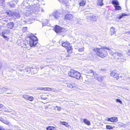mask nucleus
Masks as SVG:
<instances>
[{
  "label": "nucleus",
  "mask_w": 130,
  "mask_h": 130,
  "mask_svg": "<svg viewBox=\"0 0 130 130\" xmlns=\"http://www.w3.org/2000/svg\"><path fill=\"white\" fill-rule=\"evenodd\" d=\"M22 30L24 32H26L27 31V28L26 27H24L22 29Z\"/></svg>",
  "instance_id": "obj_40"
},
{
  "label": "nucleus",
  "mask_w": 130,
  "mask_h": 130,
  "mask_svg": "<svg viewBox=\"0 0 130 130\" xmlns=\"http://www.w3.org/2000/svg\"><path fill=\"white\" fill-rule=\"evenodd\" d=\"M48 108V107H45V108Z\"/></svg>",
  "instance_id": "obj_59"
},
{
  "label": "nucleus",
  "mask_w": 130,
  "mask_h": 130,
  "mask_svg": "<svg viewBox=\"0 0 130 130\" xmlns=\"http://www.w3.org/2000/svg\"><path fill=\"white\" fill-rule=\"evenodd\" d=\"M52 90V89L50 88H47V91H51Z\"/></svg>",
  "instance_id": "obj_47"
},
{
  "label": "nucleus",
  "mask_w": 130,
  "mask_h": 130,
  "mask_svg": "<svg viewBox=\"0 0 130 130\" xmlns=\"http://www.w3.org/2000/svg\"><path fill=\"white\" fill-rule=\"evenodd\" d=\"M105 49L109 50H110V48L109 47H104L102 48H94V50L95 52H98L97 54L98 56L103 58L107 56V52L105 50Z\"/></svg>",
  "instance_id": "obj_1"
},
{
  "label": "nucleus",
  "mask_w": 130,
  "mask_h": 130,
  "mask_svg": "<svg viewBox=\"0 0 130 130\" xmlns=\"http://www.w3.org/2000/svg\"><path fill=\"white\" fill-rule=\"evenodd\" d=\"M70 43L67 41H66L62 43V46L64 47L65 48L67 47L68 46H69Z\"/></svg>",
  "instance_id": "obj_15"
},
{
  "label": "nucleus",
  "mask_w": 130,
  "mask_h": 130,
  "mask_svg": "<svg viewBox=\"0 0 130 130\" xmlns=\"http://www.w3.org/2000/svg\"><path fill=\"white\" fill-rule=\"evenodd\" d=\"M129 45L130 46V44H129Z\"/></svg>",
  "instance_id": "obj_58"
},
{
  "label": "nucleus",
  "mask_w": 130,
  "mask_h": 130,
  "mask_svg": "<svg viewBox=\"0 0 130 130\" xmlns=\"http://www.w3.org/2000/svg\"><path fill=\"white\" fill-rule=\"evenodd\" d=\"M4 129L2 126H0V130H4Z\"/></svg>",
  "instance_id": "obj_45"
},
{
  "label": "nucleus",
  "mask_w": 130,
  "mask_h": 130,
  "mask_svg": "<svg viewBox=\"0 0 130 130\" xmlns=\"http://www.w3.org/2000/svg\"><path fill=\"white\" fill-rule=\"evenodd\" d=\"M14 26V24L12 22H10L7 24L6 27L9 29H11Z\"/></svg>",
  "instance_id": "obj_12"
},
{
  "label": "nucleus",
  "mask_w": 130,
  "mask_h": 130,
  "mask_svg": "<svg viewBox=\"0 0 130 130\" xmlns=\"http://www.w3.org/2000/svg\"><path fill=\"white\" fill-rule=\"evenodd\" d=\"M68 74L70 77L77 79H80L81 76V74L79 72L73 69L70 70L68 73Z\"/></svg>",
  "instance_id": "obj_2"
},
{
  "label": "nucleus",
  "mask_w": 130,
  "mask_h": 130,
  "mask_svg": "<svg viewBox=\"0 0 130 130\" xmlns=\"http://www.w3.org/2000/svg\"><path fill=\"white\" fill-rule=\"evenodd\" d=\"M106 120L112 122H116L118 121V120L117 117H114L111 118H106Z\"/></svg>",
  "instance_id": "obj_9"
},
{
  "label": "nucleus",
  "mask_w": 130,
  "mask_h": 130,
  "mask_svg": "<svg viewBox=\"0 0 130 130\" xmlns=\"http://www.w3.org/2000/svg\"><path fill=\"white\" fill-rule=\"evenodd\" d=\"M7 4L9 5L11 7H14L15 6V5L14 3H13L12 2L10 3L8 2Z\"/></svg>",
  "instance_id": "obj_28"
},
{
  "label": "nucleus",
  "mask_w": 130,
  "mask_h": 130,
  "mask_svg": "<svg viewBox=\"0 0 130 130\" xmlns=\"http://www.w3.org/2000/svg\"><path fill=\"white\" fill-rule=\"evenodd\" d=\"M115 54L116 55V56L117 55L118 56V57H119L120 58L123 57L122 54L119 52H115Z\"/></svg>",
  "instance_id": "obj_19"
},
{
  "label": "nucleus",
  "mask_w": 130,
  "mask_h": 130,
  "mask_svg": "<svg viewBox=\"0 0 130 130\" xmlns=\"http://www.w3.org/2000/svg\"><path fill=\"white\" fill-rule=\"evenodd\" d=\"M48 108V107H45V108Z\"/></svg>",
  "instance_id": "obj_60"
},
{
  "label": "nucleus",
  "mask_w": 130,
  "mask_h": 130,
  "mask_svg": "<svg viewBox=\"0 0 130 130\" xmlns=\"http://www.w3.org/2000/svg\"><path fill=\"white\" fill-rule=\"evenodd\" d=\"M66 59H67V58H65Z\"/></svg>",
  "instance_id": "obj_62"
},
{
  "label": "nucleus",
  "mask_w": 130,
  "mask_h": 130,
  "mask_svg": "<svg viewBox=\"0 0 130 130\" xmlns=\"http://www.w3.org/2000/svg\"><path fill=\"white\" fill-rule=\"evenodd\" d=\"M47 88H44V91H47Z\"/></svg>",
  "instance_id": "obj_49"
},
{
  "label": "nucleus",
  "mask_w": 130,
  "mask_h": 130,
  "mask_svg": "<svg viewBox=\"0 0 130 130\" xmlns=\"http://www.w3.org/2000/svg\"><path fill=\"white\" fill-rule=\"evenodd\" d=\"M55 107H56L57 108V110L58 111H60L61 110V108L60 107H59L58 106H56V107H54V109H55Z\"/></svg>",
  "instance_id": "obj_42"
},
{
  "label": "nucleus",
  "mask_w": 130,
  "mask_h": 130,
  "mask_svg": "<svg viewBox=\"0 0 130 130\" xmlns=\"http://www.w3.org/2000/svg\"><path fill=\"white\" fill-rule=\"evenodd\" d=\"M117 58L118 59H120V61L121 62H124L126 60L123 57H121L120 58L119 57H117Z\"/></svg>",
  "instance_id": "obj_29"
},
{
  "label": "nucleus",
  "mask_w": 130,
  "mask_h": 130,
  "mask_svg": "<svg viewBox=\"0 0 130 130\" xmlns=\"http://www.w3.org/2000/svg\"><path fill=\"white\" fill-rule=\"evenodd\" d=\"M73 16L71 14H67L65 16V19L68 20L70 21H72L73 20Z\"/></svg>",
  "instance_id": "obj_8"
},
{
  "label": "nucleus",
  "mask_w": 130,
  "mask_h": 130,
  "mask_svg": "<svg viewBox=\"0 0 130 130\" xmlns=\"http://www.w3.org/2000/svg\"><path fill=\"white\" fill-rule=\"evenodd\" d=\"M124 89H126L127 90H129L127 88H126V87H124Z\"/></svg>",
  "instance_id": "obj_53"
},
{
  "label": "nucleus",
  "mask_w": 130,
  "mask_h": 130,
  "mask_svg": "<svg viewBox=\"0 0 130 130\" xmlns=\"http://www.w3.org/2000/svg\"><path fill=\"white\" fill-rule=\"evenodd\" d=\"M116 101L117 102L120 103L121 104H122V103L121 101L119 99H116Z\"/></svg>",
  "instance_id": "obj_39"
},
{
  "label": "nucleus",
  "mask_w": 130,
  "mask_h": 130,
  "mask_svg": "<svg viewBox=\"0 0 130 130\" xmlns=\"http://www.w3.org/2000/svg\"><path fill=\"white\" fill-rule=\"evenodd\" d=\"M23 97L30 101H33L34 99V98L32 96H30L26 95H23Z\"/></svg>",
  "instance_id": "obj_10"
},
{
  "label": "nucleus",
  "mask_w": 130,
  "mask_h": 130,
  "mask_svg": "<svg viewBox=\"0 0 130 130\" xmlns=\"http://www.w3.org/2000/svg\"><path fill=\"white\" fill-rule=\"evenodd\" d=\"M0 120L2 122L8 125H10L11 124L10 122H9L7 120H4L1 117H0Z\"/></svg>",
  "instance_id": "obj_14"
},
{
  "label": "nucleus",
  "mask_w": 130,
  "mask_h": 130,
  "mask_svg": "<svg viewBox=\"0 0 130 130\" xmlns=\"http://www.w3.org/2000/svg\"><path fill=\"white\" fill-rule=\"evenodd\" d=\"M126 16H127V14L124 13H122L121 15L118 16L117 18L119 19H120L123 17Z\"/></svg>",
  "instance_id": "obj_24"
},
{
  "label": "nucleus",
  "mask_w": 130,
  "mask_h": 130,
  "mask_svg": "<svg viewBox=\"0 0 130 130\" xmlns=\"http://www.w3.org/2000/svg\"><path fill=\"white\" fill-rule=\"evenodd\" d=\"M48 108V107H45V108Z\"/></svg>",
  "instance_id": "obj_61"
},
{
  "label": "nucleus",
  "mask_w": 130,
  "mask_h": 130,
  "mask_svg": "<svg viewBox=\"0 0 130 130\" xmlns=\"http://www.w3.org/2000/svg\"><path fill=\"white\" fill-rule=\"evenodd\" d=\"M92 16V15H91L90 14H88L87 16V19L88 20H91V18Z\"/></svg>",
  "instance_id": "obj_34"
},
{
  "label": "nucleus",
  "mask_w": 130,
  "mask_h": 130,
  "mask_svg": "<svg viewBox=\"0 0 130 130\" xmlns=\"http://www.w3.org/2000/svg\"><path fill=\"white\" fill-rule=\"evenodd\" d=\"M85 4L86 1H82L80 3L79 5L80 6H83L85 5Z\"/></svg>",
  "instance_id": "obj_25"
},
{
  "label": "nucleus",
  "mask_w": 130,
  "mask_h": 130,
  "mask_svg": "<svg viewBox=\"0 0 130 130\" xmlns=\"http://www.w3.org/2000/svg\"><path fill=\"white\" fill-rule=\"evenodd\" d=\"M47 98L46 97H43L41 98V99L43 100H46L47 99Z\"/></svg>",
  "instance_id": "obj_46"
},
{
  "label": "nucleus",
  "mask_w": 130,
  "mask_h": 130,
  "mask_svg": "<svg viewBox=\"0 0 130 130\" xmlns=\"http://www.w3.org/2000/svg\"><path fill=\"white\" fill-rule=\"evenodd\" d=\"M84 47L80 48L78 49V51L79 52H83L84 50Z\"/></svg>",
  "instance_id": "obj_43"
},
{
  "label": "nucleus",
  "mask_w": 130,
  "mask_h": 130,
  "mask_svg": "<svg viewBox=\"0 0 130 130\" xmlns=\"http://www.w3.org/2000/svg\"><path fill=\"white\" fill-rule=\"evenodd\" d=\"M112 3L114 5V6L115 5H119V2L116 0L113 1H112Z\"/></svg>",
  "instance_id": "obj_23"
},
{
  "label": "nucleus",
  "mask_w": 130,
  "mask_h": 130,
  "mask_svg": "<svg viewBox=\"0 0 130 130\" xmlns=\"http://www.w3.org/2000/svg\"><path fill=\"white\" fill-rule=\"evenodd\" d=\"M53 14L56 19H57L60 16V14L58 12H56L53 13Z\"/></svg>",
  "instance_id": "obj_17"
},
{
  "label": "nucleus",
  "mask_w": 130,
  "mask_h": 130,
  "mask_svg": "<svg viewBox=\"0 0 130 130\" xmlns=\"http://www.w3.org/2000/svg\"><path fill=\"white\" fill-rule=\"evenodd\" d=\"M103 77L101 76H98L97 77V79L99 81H101L102 80Z\"/></svg>",
  "instance_id": "obj_32"
},
{
  "label": "nucleus",
  "mask_w": 130,
  "mask_h": 130,
  "mask_svg": "<svg viewBox=\"0 0 130 130\" xmlns=\"http://www.w3.org/2000/svg\"><path fill=\"white\" fill-rule=\"evenodd\" d=\"M69 56H70L69 55H67L66 57H68Z\"/></svg>",
  "instance_id": "obj_55"
},
{
  "label": "nucleus",
  "mask_w": 130,
  "mask_h": 130,
  "mask_svg": "<svg viewBox=\"0 0 130 130\" xmlns=\"http://www.w3.org/2000/svg\"><path fill=\"white\" fill-rule=\"evenodd\" d=\"M83 121L85 123L88 125H89L90 124V121L87 119H84Z\"/></svg>",
  "instance_id": "obj_21"
},
{
  "label": "nucleus",
  "mask_w": 130,
  "mask_h": 130,
  "mask_svg": "<svg viewBox=\"0 0 130 130\" xmlns=\"http://www.w3.org/2000/svg\"><path fill=\"white\" fill-rule=\"evenodd\" d=\"M109 53L112 55H115L116 56V55L115 54V53L113 52L112 51L110 50Z\"/></svg>",
  "instance_id": "obj_41"
},
{
  "label": "nucleus",
  "mask_w": 130,
  "mask_h": 130,
  "mask_svg": "<svg viewBox=\"0 0 130 130\" xmlns=\"http://www.w3.org/2000/svg\"><path fill=\"white\" fill-rule=\"evenodd\" d=\"M106 128L107 129H110L113 128L110 125H106Z\"/></svg>",
  "instance_id": "obj_35"
},
{
  "label": "nucleus",
  "mask_w": 130,
  "mask_h": 130,
  "mask_svg": "<svg viewBox=\"0 0 130 130\" xmlns=\"http://www.w3.org/2000/svg\"><path fill=\"white\" fill-rule=\"evenodd\" d=\"M0 90L2 92H4L5 91H6L8 90L7 88L4 87L1 88H0Z\"/></svg>",
  "instance_id": "obj_26"
},
{
  "label": "nucleus",
  "mask_w": 130,
  "mask_h": 130,
  "mask_svg": "<svg viewBox=\"0 0 130 130\" xmlns=\"http://www.w3.org/2000/svg\"><path fill=\"white\" fill-rule=\"evenodd\" d=\"M65 30V29L61 28L58 26H56L55 28V31L56 33L61 35L63 33V32Z\"/></svg>",
  "instance_id": "obj_5"
},
{
  "label": "nucleus",
  "mask_w": 130,
  "mask_h": 130,
  "mask_svg": "<svg viewBox=\"0 0 130 130\" xmlns=\"http://www.w3.org/2000/svg\"><path fill=\"white\" fill-rule=\"evenodd\" d=\"M103 0H98L97 2V5L100 6H102L104 5V3L103 2Z\"/></svg>",
  "instance_id": "obj_16"
},
{
  "label": "nucleus",
  "mask_w": 130,
  "mask_h": 130,
  "mask_svg": "<svg viewBox=\"0 0 130 130\" xmlns=\"http://www.w3.org/2000/svg\"><path fill=\"white\" fill-rule=\"evenodd\" d=\"M86 84H88L89 83V82H88V81H87V82H86Z\"/></svg>",
  "instance_id": "obj_54"
},
{
  "label": "nucleus",
  "mask_w": 130,
  "mask_h": 130,
  "mask_svg": "<svg viewBox=\"0 0 130 130\" xmlns=\"http://www.w3.org/2000/svg\"><path fill=\"white\" fill-rule=\"evenodd\" d=\"M30 37V40L29 41V45L30 46L32 47L38 43L37 38L34 36H31Z\"/></svg>",
  "instance_id": "obj_4"
},
{
  "label": "nucleus",
  "mask_w": 130,
  "mask_h": 130,
  "mask_svg": "<svg viewBox=\"0 0 130 130\" xmlns=\"http://www.w3.org/2000/svg\"><path fill=\"white\" fill-rule=\"evenodd\" d=\"M3 107V105L2 104H0V108H2Z\"/></svg>",
  "instance_id": "obj_52"
},
{
  "label": "nucleus",
  "mask_w": 130,
  "mask_h": 130,
  "mask_svg": "<svg viewBox=\"0 0 130 130\" xmlns=\"http://www.w3.org/2000/svg\"><path fill=\"white\" fill-rule=\"evenodd\" d=\"M110 75L112 77H114L117 79L119 78V75L116 72V71H113L112 72L110 73Z\"/></svg>",
  "instance_id": "obj_11"
},
{
  "label": "nucleus",
  "mask_w": 130,
  "mask_h": 130,
  "mask_svg": "<svg viewBox=\"0 0 130 130\" xmlns=\"http://www.w3.org/2000/svg\"><path fill=\"white\" fill-rule=\"evenodd\" d=\"M115 8V10H119L121 9V7L120 6L118 5H115L114 6Z\"/></svg>",
  "instance_id": "obj_31"
},
{
  "label": "nucleus",
  "mask_w": 130,
  "mask_h": 130,
  "mask_svg": "<svg viewBox=\"0 0 130 130\" xmlns=\"http://www.w3.org/2000/svg\"><path fill=\"white\" fill-rule=\"evenodd\" d=\"M87 72L88 73H89L90 74L89 75L91 76H92L93 75V71L91 70H89V71H88Z\"/></svg>",
  "instance_id": "obj_30"
},
{
  "label": "nucleus",
  "mask_w": 130,
  "mask_h": 130,
  "mask_svg": "<svg viewBox=\"0 0 130 130\" xmlns=\"http://www.w3.org/2000/svg\"><path fill=\"white\" fill-rule=\"evenodd\" d=\"M67 86L69 88L72 89H77L78 87L74 83H68L67 84Z\"/></svg>",
  "instance_id": "obj_6"
},
{
  "label": "nucleus",
  "mask_w": 130,
  "mask_h": 130,
  "mask_svg": "<svg viewBox=\"0 0 130 130\" xmlns=\"http://www.w3.org/2000/svg\"><path fill=\"white\" fill-rule=\"evenodd\" d=\"M68 52L71 53L72 52V46L70 45V44L69 46H68L66 48Z\"/></svg>",
  "instance_id": "obj_18"
},
{
  "label": "nucleus",
  "mask_w": 130,
  "mask_h": 130,
  "mask_svg": "<svg viewBox=\"0 0 130 130\" xmlns=\"http://www.w3.org/2000/svg\"><path fill=\"white\" fill-rule=\"evenodd\" d=\"M29 9H30V12H38L39 11L40 9V7L39 4H37L36 5L34 4L32 6H29L28 7Z\"/></svg>",
  "instance_id": "obj_3"
},
{
  "label": "nucleus",
  "mask_w": 130,
  "mask_h": 130,
  "mask_svg": "<svg viewBox=\"0 0 130 130\" xmlns=\"http://www.w3.org/2000/svg\"><path fill=\"white\" fill-rule=\"evenodd\" d=\"M47 130H56L55 127L52 126H49L47 128Z\"/></svg>",
  "instance_id": "obj_27"
},
{
  "label": "nucleus",
  "mask_w": 130,
  "mask_h": 130,
  "mask_svg": "<svg viewBox=\"0 0 130 130\" xmlns=\"http://www.w3.org/2000/svg\"><path fill=\"white\" fill-rule=\"evenodd\" d=\"M31 69H32V70L31 71V73L33 74H35L37 72V70L36 69L33 68V67H31Z\"/></svg>",
  "instance_id": "obj_20"
},
{
  "label": "nucleus",
  "mask_w": 130,
  "mask_h": 130,
  "mask_svg": "<svg viewBox=\"0 0 130 130\" xmlns=\"http://www.w3.org/2000/svg\"><path fill=\"white\" fill-rule=\"evenodd\" d=\"M32 70V69H31V67L30 68L29 67L27 69L26 71L29 72H31V70Z\"/></svg>",
  "instance_id": "obj_38"
},
{
  "label": "nucleus",
  "mask_w": 130,
  "mask_h": 130,
  "mask_svg": "<svg viewBox=\"0 0 130 130\" xmlns=\"http://www.w3.org/2000/svg\"><path fill=\"white\" fill-rule=\"evenodd\" d=\"M52 91L54 92H56L57 91L55 89H52Z\"/></svg>",
  "instance_id": "obj_48"
},
{
  "label": "nucleus",
  "mask_w": 130,
  "mask_h": 130,
  "mask_svg": "<svg viewBox=\"0 0 130 130\" xmlns=\"http://www.w3.org/2000/svg\"><path fill=\"white\" fill-rule=\"evenodd\" d=\"M2 67V64L0 63V70L1 69Z\"/></svg>",
  "instance_id": "obj_51"
},
{
  "label": "nucleus",
  "mask_w": 130,
  "mask_h": 130,
  "mask_svg": "<svg viewBox=\"0 0 130 130\" xmlns=\"http://www.w3.org/2000/svg\"><path fill=\"white\" fill-rule=\"evenodd\" d=\"M13 118V119H14V120H17L15 119H14Z\"/></svg>",
  "instance_id": "obj_57"
},
{
  "label": "nucleus",
  "mask_w": 130,
  "mask_h": 130,
  "mask_svg": "<svg viewBox=\"0 0 130 130\" xmlns=\"http://www.w3.org/2000/svg\"><path fill=\"white\" fill-rule=\"evenodd\" d=\"M126 33L128 34H130V30L126 32Z\"/></svg>",
  "instance_id": "obj_50"
},
{
  "label": "nucleus",
  "mask_w": 130,
  "mask_h": 130,
  "mask_svg": "<svg viewBox=\"0 0 130 130\" xmlns=\"http://www.w3.org/2000/svg\"><path fill=\"white\" fill-rule=\"evenodd\" d=\"M116 29L115 28L113 27H111L110 29V35H112L115 34L116 32Z\"/></svg>",
  "instance_id": "obj_13"
},
{
  "label": "nucleus",
  "mask_w": 130,
  "mask_h": 130,
  "mask_svg": "<svg viewBox=\"0 0 130 130\" xmlns=\"http://www.w3.org/2000/svg\"><path fill=\"white\" fill-rule=\"evenodd\" d=\"M48 22H47V23H46V24H45V25H47V23H48Z\"/></svg>",
  "instance_id": "obj_56"
},
{
  "label": "nucleus",
  "mask_w": 130,
  "mask_h": 130,
  "mask_svg": "<svg viewBox=\"0 0 130 130\" xmlns=\"http://www.w3.org/2000/svg\"><path fill=\"white\" fill-rule=\"evenodd\" d=\"M14 15H15V17L17 18H19L20 17V15L18 13H15Z\"/></svg>",
  "instance_id": "obj_37"
},
{
  "label": "nucleus",
  "mask_w": 130,
  "mask_h": 130,
  "mask_svg": "<svg viewBox=\"0 0 130 130\" xmlns=\"http://www.w3.org/2000/svg\"><path fill=\"white\" fill-rule=\"evenodd\" d=\"M60 124L65 125L67 127L69 125L68 123L65 122L60 121Z\"/></svg>",
  "instance_id": "obj_22"
},
{
  "label": "nucleus",
  "mask_w": 130,
  "mask_h": 130,
  "mask_svg": "<svg viewBox=\"0 0 130 130\" xmlns=\"http://www.w3.org/2000/svg\"><path fill=\"white\" fill-rule=\"evenodd\" d=\"M60 2L66 4L67 3L68 1L67 0H58Z\"/></svg>",
  "instance_id": "obj_33"
},
{
  "label": "nucleus",
  "mask_w": 130,
  "mask_h": 130,
  "mask_svg": "<svg viewBox=\"0 0 130 130\" xmlns=\"http://www.w3.org/2000/svg\"><path fill=\"white\" fill-rule=\"evenodd\" d=\"M10 33V30L8 29L5 30L3 31L2 34H1V35L5 39L7 38V37L5 35H7Z\"/></svg>",
  "instance_id": "obj_7"
},
{
  "label": "nucleus",
  "mask_w": 130,
  "mask_h": 130,
  "mask_svg": "<svg viewBox=\"0 0 130 130\" xmlns=\"http://www.w3.org/2000/svg\"><path fill=\"white\" fill-rule=\"evenodd\" d=\"M96 17L92 15L91 18V20L92 21L95 20L96 19Z\"/></svg>",
  "instance_id": "obj_36"
},
{
  "label": "nucleus",
  "mask_w": 130,
  "mask_h": 130,
  "mask_svg": "<svg viewBox=\"0 0 130 130\" xmlns=\"http://www.w3.org/2000/svg\"><path fill=\"white\" fill-rule=\"evenodd\" d=\"M38 89L41 90H44V88L43 87H40L38 88Z\"/></svg>",
  "instance_id": "obj_44"
}]
</instances>
